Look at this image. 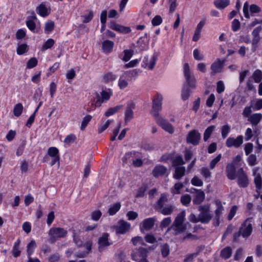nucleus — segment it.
Listing matches in <instances>:
<instances>
[{"instance_id": "1", "label": "nucleus", "mask_w": 262, "mask_h": 262, "mask_svg": "<svg viewBox=\"0 0 262 262\" xmlns=\"http://www.w3.org/2000/svg\"><path fill=\"white\" fill-rule=\"evenodd\" d=\"M183 73L186 84L184 85L182 89L181 96L183 100H186L188 99L190 93V91L188 86L191 89L195 88L196 80L194 75L191 73L188 63L184 64Z\"/></svg>"}, {"instance_id": "2", "label": "nucleus", "mask_w": 262, "mask_h": 262, "mask_svg": "<svg viewBox=\"0 0 262 262\" xmlns=\"http://www.w3.org/2000/svg\"><path fill=\"white\" fill-rule=\"evenodd\" d=\"M186 213L184 210L179 213L176 216L172 225L169 229L174 231V234L183 232L186 229V225L184 224Z\"/></svg>"}, {"instance_id": "3", "label": "nucleus", "mask_w": 262, "mask_h": 262, "mask_svg": "<svg viewBox=\"0 0 262 262\" xmlns=\"http://www.w3.org/2000/svg\"><path fill=\"white\" fill-rule=\"evenodd\" d=\"M49 157L52 158L49 164L53 166L56 163H59L60 156L59 154V150L56 147H50L48 149L47 155H46L42 160L43 163L48 162Z\"/></svg>"}, {"instance_id": "4", "label": "nucleus", "mask_w": 262, "mask_h": 262, "mask_svg": "<svg viewBox=\"0 0 262 262\" xmlns=\"http://www.w3.org/2000/svg\"><path fill=\"white\" fill-rule=\"evenodd\" d=\"M162 101L163 96L159 94H157L152 100L151 114L156 119L161 117L159 116V112L162 110Z\"/></svg>"}, {"instance_id": "5", "label": "nucleus", "mask_w": 262, "mask_h": 262, "mask_svg": "<svg viewBox=\"0 0 262 262\" xmlns=\"http://www.w3.org/2000/svg\"><path fill=\"white\" fill-rule=\"evenodd\" d=\"M98 249L100 252L104 251L108 247L112 245L113 243L110 239V234L108 233H103L98 238Z\"/></svg>"}, {"instance_id": "6", "label": "nucleus", "mask_w": 262, "mask_h": 262, "mask_svg": "<svg viewBox=\"0 0 262 262\" xmlns=\"http://www.w3.org/2000/svg\"><path fill=\"white\" fill-rule=\"evenodd\" d=\"M137 73L136 70L127 71L124 73L119 78L118 85L121 90L125 89L128 85V81L132 77L136 76Z\"/></svg>"}, {"instance_id": "7", "label": "nucleus", "mask_w": 262, "mask_h": 262, "mask_svg": "<svg viewBox=\"0 0 262 262\" xmlns=\"http://www.w3.org/2000/svg\"><path fill=\"white\" fill-rule=\"evenodd\" d=\"M200 213L199 215V221L204 224L208 223L212 219L210 213V207L208 205L200 206L199 207Z\"/></svg>"}, {"instance_id": "8", "label": "nucleus", "mask_w": 262, "mask_h": 262, "mask_svg": "<svg viewBox=\"0 0 262 262\" xmlns=\"http://www.w3.org/2000/svg\"><path fill=\"white\" fill-rule=\"evenodd\" d=\"M68 231L63 228L52 227L49 231L50 239L54 241L56 239L63 238L67 236Z\"/></svg>"}, {"instance_id": "9", "label": "nucleus", "mask_w": 262, "mask_h": 262, "mask_svg": "<svg viewBox=\"0 0 262 262\" xmlns=\"http://www.w3.org/2000/svg\"><path fill=\"white\" fill-rule=\"evenodd\" d=\"M252 218H248L242 224L239 230L244 238L248 237L252 232Z\"/></svg>"}, {"instance_id": "10", "label": "nucleus", "mask_w": 262, "mask_h": 262, "mask_svg": "<svg viewBox=\"0 0 262 262\" xmlns=\"http://www.w3.org/2000/svg\"><path fill=\"white\" fill-rule=\"evenodd\" d=\"M138 157V152L135 151H132L125 154L123 159L126 162L127 161H132L133 165L135 167H141L143 165V161L139 158L134 159Z\"/></svg>"}, {"instance_id": "11", "label": "nucleus", "mask_w": 262, "mask_h": 262, "mask_svg": "<svg viewBox=\"0 0 262 262\" xmlns=\"http://www.w3.org/2000/svg\"><path fill=\"white\" fill-rule=\"evenodd\" d=\"M237 184L240 187L246 188L249 183L247 174L243 168H240L237 171Z\"/></svg>"}, {"instance_id": "12", "label": "nucleus", "mask_w": 262, "mask_h": 262, "mask_svg": "<svg viewBox=\"0 0 262 262\" xmlns=\"http://www.w3.org/2000/svg\"><path fill=\"white\" fill-rule=\"evenodd\" d=\"M259 170V168L258 167H255L252 170L256 191L257 193H258V194L260 193L262 189V178L260 173L258 172Z\"/></svg>"}, {"instance_id": "13", "label": "nucleus", "mask_w": 262, "mask_h": 262, "mask_svg": "<svg viewBox=\"0 0 262 262\" xmlns=\"http://www.w3.org/2000/svg\"><path fill=\"white\" fill-rule=\"evenodd\" d=\"M130 226L129 223L120 220L118 221L117 225L114 226V229L117 234H124L129 230Z\"/></svg>"}, {"instance_id": "14", "label": "nucleus", "mask_w": 262, "mask_h": 262, "mask_svg": "<svg viewBox=\"0 0 262 262\" xmlns=\"http://www.w3.org/2000/svg\"><path fill=\"white\" fill-rule=\"evenodd\" d=\"M201 134L198 130L193 129L188 133L187 137V142L193 145H198L201 140Z\"/></svg>"}, {"instance_id": "15", "label": "nucleus", "mask_w": 262, "mask_h": 262, "mask_svg": "<svg viewBox=\"0 0 262 262\" xmlns=\"http://www.w3.org/2000/svg\"><path fill=\"white\" fill-rule=\"evenodd\" d=\"M156 123L162 127L165 131L168 132L169 134H172L174 132L173 126L169 123L167 120H166L163 117H160L156 119Z\"/></svg>"}, {"instance_id": "16", "label": "nucleus", "mask_w": 262, "mask_h": 262, "mask_svg": "<svg viewBox=\"0 0 262 262\" xmlns=\"http://www.w3.org/2000/svg\"><path fill=\"white\" fill-rule=\"evenodd\" d=\"M243 143V137L242 135L238 136L236 138L229 137L226 141V145L228 147H239Z\"/></svg>"}, {"instance_id": "17", "label": "nucleus", "mask_w": 262, "mask_h": 262, "mask_svg": "<svg viewBox=\"0 0 262 262\" xmlns=\"http://www.w3.org/2000/svg\"><path fill=\"white\" fill-rule=\"evenodd\" d=\"M112 95L113 92L110 89L107 90H102L101 92V96L97 95L96 105L100 106L102 103L108 100Z\"/></svg>"}, {"instance_id": "18", "label": "nucleus", "mask_w": 262, "mask_h": 262, "mask_svg": "<svg viewBox=\"0 0 262 262\" xmlns=\"http://www.w3.org/2000/svg\"><path fill=\"white\" fill-rule=\"evenodd\" d=\"M155 222L156 219L155 217H149L144 220L140 226L141 232L143 233V230H150L154 227Z\"/></svg>"}, {"instance_id": "19", "label": "nucleus", "mask_w": 262, "mask_h": 262, "mask_svg": "<svg viewBox=\"0 0 262 262\" xmlns=\"http://www.w3.org/2000/svg\"><path fill=\"white\" fill-rule=\"evenodd\" d=\"M224 63V60H221L218 58L215 60L210 67L211 70L210 75H214L216 73H221L222 71Z\"/></svg>"}, {"instance_id": "20", "label": "nucleus", "mask_w": 262, "mask_h": 262, "mask_svg": "<svg viewBox=\"0 0 262 262\" xmlns=\"http://www.w3.org/2000/svg\"><path fill=\"white\" fill-rule=\"evenodd\" d=\"M135 108V104L129 101L127 103L126 108L125 112L124 121L126 123L130 121L134 117L133 110Z\"/></svg>"}, {"instance_id": "21", "label": "nucleus", "mask_w": 262, "mask_h": 262, "mask_svg": "<svg viewBox=\"0 0 262 262\" xmlns=\"http://www.w3.org/2000/svg\"><path fill=\"white\" fill-rule=\"evenodd\" d=\"M109 27L113 30L124 34L129 33L131 32L130 28L121 26L116 23L115 21H111L109 24Z\"/></svg>"}, {"instance_id": "22", "label": "nucleus", "mask_w": 262, "mask_h": 262, "mask_svg": "<svg viewBox=\"0 0 262 262\" xmlns=\"http://www.w3.org/2000/svg\"><path fill=\"white\" fill-rule=\"evenodd\" d=\"M192 190H195V195L193 199V203L195 205H200L204 200L205 194L203 191L193 188Z\"/></svg>"}, {"instance_id": "23", "label": "nucleus", "mask_w": 262, "mask_h": 262, "mask_svg": "<svg viewBox=\"0 0 262 262\" xmlns=\"http://www.w3.org/2000/svg\"><path fill=\"white\" fill-rule=\"evenodd\" d=\"M167 171V168L163 165L158 164L155 166L152 171L154 177L158 178L160 176H164Z\"/></svg>"}, {"instance_id": "24", "label": "nucleus", "mask_w": 262, "mask_h": 262, "mask_svg": "<svg viewBox=\"0 0 262 262\" xmlns=\"http://www.w3.org/2000/svg\"><path fill=\"white\" fill-rule=\"evenodd\" d=\"M226 176L230 180L236 178V168L234 163H228L226 168Z\"/></svg>"}, {"instance_id": "25", "label": "nucleus", "mask_w": 262, "mask_h": 262, "mask_svg": "<svg viewBox=\"0 0 262 262\" xmlns=\"http://www.w3.org/2000/svg\"><path fill=\"white\" fill-rule=\"evenodd\" d=\"M215 203V205L217 206V208L215 210L214 220L216 222V226H218L220 224L219 220L220 217L223 213L224 208L220 201L216 200Z\"/></svg>"}, {"instance_id": "26", "label": "nucleus", "mask_w": 262, "mask_h": 262, "mask_svg": "<svg viewBox=\"0 0 262 262\" xmlns=\"http://www.w3.org/2000/svg\"><path fill=\"white\" fill-rule=\"evenodd\" d=\"M114 43L110 40H105L102 43V50L106 54L111 53L113 50Z\"/></svg>"}, {"instance_id": "27", "label": "nucleus", "mask_w": 262, "mask_h": 262, "mask_svg": "<svg viewBox=\"0 0 262 262\" xmlns=\"http://www.w3.org/2000/svg\"><path fill=\"white\" fill-rule=\"evenodd\" d=\"M36 12L40 16L45 17L50 13V10H48L45 3H42L36 8Z\"/></svg>"}, {"instance_id": "28", "label": "nucleus", "mask_w": 262, "mask_h": 262, "mask_svg": "<svg viewBox=\"0 0 262 262\" xmlns=\"http://www.w3.org/2000/svg\"><path fill=\"white\" fill-rule=\"evenodd\" d=\"M132 259H133L134 256L140 257V258H143L147 257V250L144 248H139L136 251H134L132 254Z\"/></svg>"}, {"instance_id": "29", "label": "nucleus", "mask_w": 262, "mask_h": 262, "mask_svg": "<svg viewBox=\"0 0 262 262\" xmlns=\"http://www.w3.org/2000/svg\"><path fill=\"white\" fill-rule=\"evenodd\" d=\"M262 119V114L260 113H255L251 115L248 121L250 122L253 126L257 125Z\"/></svg>"}, {"instance_id": "30", "label": "nucleus", "mask_w": 262, "mask_h": 262, "mask_svg": "<svg viewBox=\"0 0 262 262\" xmlns=\"http://www.w3.org/2000/svg\"><path fill=\"white\" fill-rule=\"evenodd\" d=\"M185 167L184 166L176 167L173 176V178L176 180H180L185 175Z\"/></svg>"}, {"instance_id": "31", "label": "nucleus", "mask_w": 262, "mask_h": 262, "mask_svg": "<svg viewBox=\"0 0 262 262\" xmlns=\"http://www.w3.org/2000/svg\"><path fill=\"white\" fill-rule=\"evenodd\" d=\"M158 207L160 209V212L165 215L170 214L173 212L174 209V207L170 204H168L165 206L163 205Z\"/></svg>"}, {"instance_id": "32", "label": "nucleus", "mask_w": 262, "mask_h": 262, "mask_svg": "<svg viewBox=\"0 0 262 262\" xmlns=\"http://www.w3.org/2000/svg\"><path fill=\"white\" fill-rule=\"evenodd\" d=\"M20 244V241L19 239H17L14 243L12 253V255L14 257H17L20 256L21 251L20 250L19 246Z\"/></svg>"}, {"instance_id": "33", "label": "nucleus", "mask_w": 262, "mask_h": 262, "mask_svg": "<svg viewBox=\"0 0 262 262\" xmlns=\"http://www.w3.org/2000/svg\"><path fill=\"white\" fill-rule=\"evenodd\" d=\"M117 78V75L113 72H107L105 73L102 77L103 82L104 83H109L115 81Z\"/></svg>"}, {"instance_id": "34", "label": "nucleus", "mask_w": 262, "mask_h": 262, "mask_svg": "<svg viewBox=\"0 0 262 262\" xmlns=\"http://www.w3.org/2000/svg\"><path fill=\"white\" fill-rule=\"evenodd\" d=\"M156 60L157 58L155 56H153L150 58L148 63H147V60L144 59L143 60V64H142V67L145 68H148L149 70H151L154 69L156 64Z\"/></svg>"}, {"instance_id": "35", "label": "nucleus", "mask_w": 262, "mask_h": 262, "mask_svg": "<svg viewBox=\"0 0 262 262\" xmlns=\"http://www.w3.org/2000/svg\"><path fill=\"white\" fill-rule=\"evenodd\" d=\"M121 206V204L119 202H117L110 205L108 210V214L110 215H115L120 210Z\"/></svg>"}, {"instance_id": "36", "label": "nucleus", "mask_w": 262, "mask_h": 262, "mask_svg": "<svg viewBox=\"0 0 262 262\" xmlns=\"http://www.w3.org/2000/svg\"><path fill=\"white\" fill-rule=\"evenodd\" d=\"M230 4L229 0H215L214 4L216 8L223 9L227 7Z\"/></svg>"}, {"instance_id": "37", "label": "nucleus", "mask_w": 262, "mask_h": 262, "mask_svg": "<svg viewBox=\"0 0 262 262\" xmlns=\"http://www.w3.org/2000/svg\"><path fill=\"white\" fill-rule=\"evenodd\" d=\"M37 245L36 242L34 240H32L27 245V256L29 257L31 256L34 252L35 248H36Z\"/></svg>"}, {"instance_id": "38", "label": "nucleus", "mask_w": 262, "mask_h": 262, "mask_svg": "<svg viewBox=\"0 0 262 262\" xmlns=\"http://www.w3.org/2000/svg\"><path fill=\"white\" fill-rule=\"evenodd\" d=\"M184 187V184L181 182L176 183L173 188L170 189L171 193L174 195L180 194L181 189Z\"/></svg>"}, {"instance_id": "39", "label": "nucleus", "mask_w": 262, "mask_h": 262, "mask_svg": "<svg viewBox=\"0 0 262 262\" xmlns=\"http://www.w3.org/2000/svg\"><path fill=\"white\" fill-rule=\"evenodd\" d=\"M232 254V249L230 247H226L221 252V256L224 259L229 258Z\"/></svg>"}, {"instance_id": "40", "label": "nucleus", "mask_w": 262, "mask_h": 262, "mask_svg": "<svg viewBox=\"0 0 262 262\" xmlns=\"http://www.w3.org/2000/svg\"><path fill=\"white\" fill-rule=\"evenodd\" d=\"M214 129L215 126L214 125H211L206 129L204 133L203 139L204 141H207L209 139Z\"/></svg>"}, {"instance_id": "41", "label": "nucleus", "mask_w": 262, "mask_h": 262, "mask_svg": "<svg viewBox=\"0 0 262 262\" xmlns=\"http://www.w3.org/2000/svg\"><path fill=\"white\" fill-rule=\"evenodd\" d=\"M24 109L23 105L21 103H17L14 107L13 114L16 117H19L22 114Z\"/></svg>"}, {"instance_id": "42", "label": "nucleus", "mask_w": 262, "mask_h": 262, "mask_svg": "<svg viewBox=\"0 0 262 262\" xmlns=\"http://www.w3.org/2000/svg\"><path fill=\"white\" fill-rule=\"evenodd\" d=\"M29 50V46L26 43H22L18 46L16 49V52L18 55H21Z\"/></svg>"}, {"instance_id": "43", "label": "nucleus", "mask_w": 262, "mask_h": 262, "mask_svg": "<svg viewBox=\"0 0 262 262\" xmlns=\"http://www.w3.org/2000/svg\"><path fill=\"white\" fill-rule=\"evenodd\" d=\"M247 161L250 166H254L258 163L256 156L254 154L250 155L247 159Z\"/></svg>"}, {"instance_id": "44", "label": "nucleus", "mask_w": 262, "mask_h": 262, "mask_svg": "<svg viewBox=\"0 0 262 262\" xmlns=\"http://www.w3.org/2000/svg\"><path fill=\"white\" fill-rule=\"evenodd\" d=\"M92 242L91 241H88L86 242V243L84 244V247L85 249L87 250L86 253H81L77 255V256L80 258L84 257L86 256L87 254H88L92 249Z\"/></svg>"}, {"instance_id": "45", "label": "nucleus", "mask_w": 262, "mask_h": 262, "mask_svg": "<svg viewBox=\"0 0 262 262\" xmlns=\"http://www.w3.org/2000/svg\"><path fill=\"white\" fill-rule=\"evenodd\" d=\"M92 118V116L90 115H86L83 118L80 126V129L81 130H84L85 129L86 127L91 120Z\"/></svg>"}, {"instance_id": "46", "label": "nucleus", "mask_w": 262, "mask_h": 262, "mask_svg": "<svg viewBox=\"0 0 262 262\" xmlns=\"http://www.w3.org/2000/svg\"><path fill=\"white\" fill-rule=\"evenodd\" d=\"M26 23L27 27L33 33L37 32V31L36 29V24L33 20L28 19L26 20Z\"/></svg>"}, {"instance_id": "47", "label": "nucleus", "mask_w": 262, "mask_h": 262, "mask_svg": "<svg viewBox=\"0 0 262 262\" xmlns=\"http://www.w3.org/2000/svg\"><path fill=\"white\" fill-rule=\"evenodd\" d=\"M122 105H117L114 107H111L105 113V116L106 117L114 115L121 108Z\"/></svg>"}, {"instance_id": "48", "label": "nucleus", "mask_w": 262, "mask_h": 262, "mask_svg": "<svg viewBox=\"0 0 262 262\" xmlns=\"http://www.w3.org/2000/svg\"><path fill=\"white\" fill-rule=\"evenodd\" d=\"M230 132V126L229 124H226L221 127V134L223 138H225Z\"/></svg>"}, {"instance_id": "49", "label": "nucleus", "mask_w": 262, "mask_h": 262, "mask_svg": "<svg viewBox=\"0 0 262 262\" xmlns=\"http://www.w3.org/2000/svg\"><path fill=\"white\" fill-rule=\"evenodd\" d=\"M255 82L259 83L262 79V72L259 70H256L252 75Z\"/></svg>"}, {"instance_id": "50", "label": "nucleus", "mask_w": 262, "mask_h": 262, "mask_svg": "<svg viewBox=\"0 0 262 262\" xmlns=\"http://www.w3.org/2000/svg\"><path fill=\"white\" fill-rule=\"evenodd\" d=\"M54 27L55 25L54 21L49 20L45 23V31L47 33L51 32L54 30Z\"/></svg>"}, {"instance_id": "51", "label": "nucleus", "mask_w": 262, "mask_h": 262, "mask_svg": "<svg viewBox=\"0 0 262 262\" xmlns=\"http://www.w3.org/2000/svg\"><path fill=\"white\" fill-rule=\"evenodd\" d=\"M172 166H177L179 165H182L185 164L183 158L181 156H176L172 160Z\"/></svg>"}, {"instance_id": "52", "label": "nucleus", "mask_w": 262, "mask_h": 262, "mask_svg": "<svg viewBox=\"0 0 262 262\" xmlns=\"http://www.w3.org/2000/svg\"><path fill=\"white\" fill-rule=\"evenodd\" d=\"M132 243L134 246L143 245L144 239L141 236H135L133 237L131 240Z\"/></svg>"}, {"instance_id": "53", "label": "nucleus", "mask_w": 262, "mask_h": 262, "mask_svg": "<svg viewBox=\"0 0 262 262\" xmlns=\"http://www.w3.org/2000/svg\"><path fill=\"white\" fill-rule=\"evenodd\" d=\"M201 174L205 179H210L211 177V172L207 167H202L200 170Z\"/></svg>"}, {"instance_id": "54", "label": "nucleus", "mask_w": 262, "mask_h": 262, "mask_svg": "<svg viewBox=\"0 0 262 262\" xmlns=\"http://www.w3.org/2000/svg\"><path fill=\"white\" fill-rule=\"evenodd\" d=\"M55 43L54 39L52 38L48 39L43 45L42 47V50H46L51 48Z\"/></svg>"}, {"instance_id": "55", "label": "nucleus", "mask_w": 262, "mask_h": 262, "mask_svg": "<svg viewBox=\"0 0 262 262\" xmlns=\"http://www.w3.org/2000/svg\"><path fill=\"white\" fill-rule=\"evenodd\" d=\"M124 56L122 60L127 62L130 60L133 55V51L132 50H124Z\"/></svg>"}, {"instance_id": "56", "label": "nucleus", "mask_w": 262, "mask_h": 262, "mask_svg": "<svg viewBox=\"0 0 262 262\" xmlns=\"http://www.w3.org/2000/svg\"><path fill=\"white\" fill-rule=\"evenodd\" d=\"M191 200V199L190 195L187 194L183 195L181 197V203L183 205L186 206H188L190 204Z\"/></svg>"}, {"instance_id": "57", "label": "nucleus", "mask_w": 262, "mask_h": 262, "mask_svg": "<svg viewBox=\"0 0 262 262\" xmlns=\"http://www.w3.org/2000/svg\"><path fill=\"white\" fill-rule=\"evenodd\" d=\"M222 158V155L219 154L215 158L212 159L209 163V167L211 169L215 168L216 164L221 160Z\"/></svg>"}, {"instance_id": "58", "label": "nucleus", "mask_w": 262, "mask_h": 262, "mask_svg": "<svg viewBox=\"0 0 262 262\" xmlns=\"http://www.w3.org/2000/svg\"><path fill=\"white\" fill-rule=\"evenodd\" d=\"M192 185L195 186L201 187L203 185V181L197 176H194L191 180Z\"/></svg>"}, {"instance_id": "59", "label": "nucleus", "mask_w": 262, "mask_h": 262, "mask_svg": "<svg viewBox=\"0 0 262 262\" xmlns=\"http://www.w3.org/2000/svg\"><path fill=\"white\" fill-rule=\"evenodd\" d=\"M38 63L37 59L35 57L31 58L27 63V68L32 69L35 67Z\"/></svg>"}, {"instance_id": "60", "label": "nucleus", "mask_w": 262, "mask_h": 262, "mask_svg": "<svg viewBox=\"0 0 262 262\" xmlns=\"http://www.w3.org/2000/svg\"><path fill=\"white\" fill-rule=\"evenodd\" d=\"M194 58L196 60H202L204 59V56L201 53V51L198 49H195L193 52Z\"/></svg>"}, {"instance_id": "61", "label": "nucleus", "mask_w": 262, "mask_h": 262, "mask_svg": "<svg viewBox=\"0 0 262 262\" xmlns=\"http://www.w3.org/2000/svg\"><path fill=\"white\" fill-rule=\"evenodd\" d=\"M147 190V187L145 185H142L138 190L136 193L137 198H140L144 196L145 191Z\"/></svg>"}, {"instance_id": "62", "label": "nucleus", "mask_w": 262, "mask_h": 262, "mask_svg": "<svg viewBox=\"0 0 262 262\" xmlns=\"http://www.w3.org/2000/svg\"><path fill=\"white\" fill-rule=\"evenodd\" d=\"M102 215L100 210H95L91 213V219L94 221H98Z\"/></svg>"}, {"instance_id": "63", "label": "nucleus", "mask_w": 262, "mask_h": 262, "mask_svg": "<svg viewBox=\"0 0 262 262\" xmlns=\"http://www.w3.org/2000/svg\"><path fill=\"white\" fill-rule=\"evenodd\" d=\"M177 0H168L169 4V12L172 13L176 9L178 4L177 2Z\"/></svg>"}, {"instance_id": "64", "label": "nucleus", "mask_w": 262, "mask_h": 262, "mask_svg": "<svg viewBox=\"0 0 262 262\" xmlns=\"http://www.w3.org/2000/svg\"><path fill=\"white\" fill-rule=\"evenodd\" d=\"M161 253L163 257H166L168 255L169 253V246L167 244H165L162 246Z\"/></svg>"}]
</instances>
